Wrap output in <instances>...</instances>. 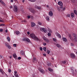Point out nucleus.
I'll use <instances>...</instances> for the list:
<instances>
[{
    "label": "nucleus",
    "mask_w": 77,
    "mask_h": 77,
    "mask_svg": "<svg viewBox=\"0 0 77 77\" xmlns=\"http://www.w3.org/2000/svg\"><path fill=\"white\" fill-rule=\"evenodd\" d=\"M30 36L34 40H35V41H39V39L38 37H37L34 34L32 33V34H30Z\"/></svg>",
    "instance_id": "1"
},
{
    "label": "nucleus",
    "mask_w": 77,
    "mask_h": 77,
    "mask_svg": "<svg viewBox=\"0 0 77 77\" xmlns=\"http://www.w3.org/2000/svg\"><path fill=\"white\" fill-rule=\"evenodd\" d=\"M14 8L13 9V11L15 13H16L18 12V8H17V5H14Z\"/></svg>",
    "instance_id": "2"
},
{
    "label": "nucleus",
    "mask_w": 77,
    "mask_h": 77,
    "mask_svg": "<svg viewBox=\"0 0 77 77\" xmlns=\"http://www.w3.org/2000/svg\"><path fill=\"white\" fill-rule=\"evenodd\" d=\"M73 40H74L73 41H74V42H76V41H77V34L75 33H73Z\"/></svg>",
    "instance_id": "3"
},
{
    "label": "nucleus",
    "mask_w": 77,
    "mask_h": 77,
    "mask_svg": "<svg viewBox=\"0 0 77 77\" xmlns=\"http://www.w3.org/2000/svg\"><path fill=\"white\" fill-rule=\"evenodd\" d=\"M38 59H37V58H36V57H33L32 60L33 63H36V62H38Z\"/></svg>",
    "instance_id": "4"
},
{
    "label": "nucleus",
    "mask_w": 77,
    "mask_h": 77,
    "mask_svg": "<svg viewBox=\"0 0 77 77\" xmlns=\"http://www.w3.org/2000/svg\"><path fill=\"white\" fill-rule=\"evenodd\" d=\"M70 57H71L72 59H75V54L74 53L71 54Z\"/></svg>",
    "instance_id": "5"
},
{
    "label": "nucleus",
    "mask_w": 77,
    "mask_h": 77,
    "mask_svg": "<svg viewBox=\"0 0 77 77\" xmlns=\"http://www.w3.org/2000/svg\"><path fill=\"white\" fill-rule=\"evenodd\" d=\"M22 40L23 41H27L28 42H30V41L29 39L27 38H24Z\"/></svg>",
    "instance_id": "6"
},
{
    "label": "nucleus",
    "mask_w": 77,
    "mask_h": 77,
    "mask_svg": "<svg viewBox=\"0 0 77 77\" xmlns=\"http://www.w3.org/2000/svg\"><path fill=\"white\" fill-rule=\"evenodd\" d=\"M58 4L59 5H60V6H61V8H63V3H62V2H58Z\"/></svg>",
    "instance_id": "7"
},
{
    "label": "nucleus",
    "mask_w": 77,
    "mask_h": 77,
    "mask_svg": "<svg viewBox=\"0 0 77 77\" xmlns=\"http://www.w3.org/2000/svg\"><path fill=\"white\" fill-rule=\"evenodd\" d=\"M40 30L42 32H44L45 33L47 32V30L46 29H45V28H40Z\"/></svg>",
    "instance_id": "8"
},
{
    "label": "nucleus",
    "mask_w": 77,
    "mask_h": 77,
    "mask_svg": "<svg viewBox=\"0 0 77 77\" xmlns=\"http://www.w3.org/2000/svg\"><path fill=\"white\" fill-rule=\"evenodd\" d=\"M29 10L32 13H35V12H36V11L33 8H29Z\"/></svg>",
    "instance_id": "9"
},
{
    "label": "nucleus",
    "mask_w": 77,
    "mask_h": 77,
    "mask_svg": "<svg viewBox=\"0 0 77 77\" xmlns=\"http://www.w3.org/2000/svg\"><path fill=\"white\" fill-rule=\"evenodd\" d=\"M38 70L40 72L42 73V74H43V73L44 72V70L41 68H39Z\"/></svg>",
    "instance_id": "10"
},
{
    "label": "nucleus",
    "mask_w": 77,
    "mask_h": 77,
    "mask_svg": "<svg viewBox=\"0 0 77 77\" xmlns=\"http://www.w3.org/2000/svg\"><path fill=\"white\" fill-rule=\"evenodd\" d=\"M49 16H50V17H52V16H53V13L52 11H50V12L49 13Z\"/></svg>",
    "instance_id": "11"
},
{
    "label": "nucleus",
    "mask_w": 77,
    "mask_h": 77,
    "mask_svg": "<svg viewBox=\"0 0 77 77\" xmlns=\"http://www.w3.org/2000/svg\"><path fill=\"white\" fill-rule=\"evenodd\" d=\"M69 37V38H70V39L71 40V41H74V39L72 38V36H71V35L70 34H69L68 35Z\"/></svg>",
    "instance_id": "12"
},
{
    "label": "nucleus",
    "mask_w": 77,
    "mask_h": 77,
    "mask_svg": "<svg viewBox=\"0 0 77 77\" xmlns=\"http://www.w3.org/2000/svg\"><path fill=\"white\" fill-rule=\"evenodd\" d=\"M35 25H36V24L34 22H31V26L32 27H35Z\"/></svg>",
    "instance_id": "13"
},
{
    "label": "nucleus",
    "mask_w": 77,
    "mask_h": 77,
    "mask_svg": "<svg viewBox=\"0 0 77 77\" xmlns=\"http://www.w3.org/2000/svg\"><path fill=\"white\" fill-rule=\"evenodd\" d=\"M0 2L2 4V5H3V6H5L6 4H5V2H4L2 0H0Z\"/></svg>",
    "instance_id": "14"
},
{
    "label": "nucleus",
    "mask_w": 77,
    "mask_h": 77,
    "mask_svg": "<svg viewBox=\"0 0 77 77\" xmlns=\"http://www.w3.org/2000/svg\"><path fill=\"white\" fill-rule=\"evenodd\" d=\"M20 54L21 55H23V56L25 55V53H24V51H20Z\"/></svg>",
    "instance_id": "15"
},
{
    "label": "nucleus",
    "mask_w": 77,
    "mask_h": 77,
    "mask_svg": "<svg viewBox=\"0 0 77 77\" xmlns=\"http://www.w3.org/2000/svg\"><path fill=\"white\" fill-rule=\"evenodd\" d=\"M58 38H61V35H60L59 34V33H57L56 34Z\"/></svg>",
    "instance_id": "16"
},
{
    "label": "nucleus",
    "mask_w": 77,
    "mask_h": 77,
    "mask_svg": "<svg viewBox=\"0 0 77 77\" xmlns=\"http://www.w3.org/2000/svg\"><path fill=\"white\" fill-rule=\"evenodd\" d=\"M48 71H50V72H53V69L51 68H50V67L48 68Z\"/></svg>",
    "instance_id": "17"
},
{
    "label": "nucleus",
    "mask_w": 77,
    "mask_h": 77,
    "mask_svg": "<svg viewBox=\"0 0 77 77\" xmlns=\"http://www.w3.org/2000/svg\"><path fill=\"white\" fill-rule=\"evenodd\" d=\"M35 8L36 9H41V7L39 6H36Z\"/></svg>",
    "instance_id": "18"
},
{
    "label": "nucleus",
    "mask_w": 77,
    "mask_h": 77,
    "mask_svg": "<svg viewBox=\"0 0 77 77\" xmlns=\"http://www.w3.org/2000/svg\"><path fill=\"white\" fill-rule=\"evenodd\" d=\"M71 16L72 18H74V14L73 13H71Z\"/></svg>",
    "instance_id": "19"
},
{
    "label": "nucleus",
    "mask_w": 77,
    "mask_h": 77,
    "mask_svg": "<svg viewBox=\"0 0 77 77\" xmlns=\"http://www.w3.org/2000/svg\"><path fill=\"white\" fill-rule=\"evenodd\" d=\"M45 18L47 20H48V21H49L50 17L48 16H46L45 17Z\"/></svg>",
    "instance_id": "20"
},
{
    "label": "nucleus",
    "mask_w": 77,
    "mask_h": 77,
    "mask_svg": "<svg viewBox=\"0 0 77 77\" xmlns=\"http://www.w3.org/2000/svg\"><path fill=\"white\" fill-rule=\"evenodd\" d=\"M56 45L57 47H58V48H60V44L57 43L56 44Z\"/></svg>",
    "instance_id": "21"
},
{
    "label": "nucleus",
    "mask_w": 77,
    "mask_h": 77,
    "mask_svg": "<svg viewBox=\"0 0 77 77\" xmlns=\"http://www.w3.org/2000/svg\"><path fill=\"white\" fill-rule=\"evenodd\" d=\"M63 40L64 42H66V41H67V39L66 38H63Z\"/></svg>",
    "instance_id": "22"
},
{
    "label": "nucleus",
    "mask_w": 77,
    "mask_h": 77,
    "mask_svg": "<svg viewBox=\"0 0 77 77\" xmlns=\"http://www.w3.org/2000/svg\"><path fill=\"white\" fill-rule=\"evenodd\" d=\"M74 12L75 14L76 15H77V11L76 10H75L74 11Z\"/></svg>",
    "instance_id": "23"
},
{
    "label": "nucleus",
    "mask_w": 77,
    "mask_h": 77,
    "mask_svg": "<svg viewBox=\"0 0 77 77\" xmlns=\"http://www.w3.org/2000/svg\"><path fill=\"white\" fill-rule=\"evenodd\" d=\"M13 56L14 58H16L17 57V55L15 54H14Z\"/></svg>",
    "instance_id": "24"
},
{
    "label": "nucleus",
    "mask_w": 77,
    "mask_h": 77,
    "mask_svg": "<svg viewBox=\"0 0 77 77\" xmlns=\"http://www.w3.org/2000/svg\"><path fill=\"white\" fill-rule=\"evenodd\" d=\"M48 30L49 32H50V33H52V31H51V30L50 29L48 28Z\"/></svg>",
    "instance_id": "25"
},
{
    "label": "nucleus",
    "mask_w": 77,
    "mask_h": 77,
    "mask_svg": "<svg viewBox=\"0 0 77 77\" xmlns=\"http://www.w3.org/2000/svg\"><path fill=\"white\" fill-rule=\"evenodd\" d=\"M51 64L50 62H48V65L49 66H51Z\"/></svg>",
    "instance_id": "26"
},
{
    "label": "nucleus",
    "mask_w": 77,
    "mask_h": 77,
    "mask_svg": "<svg viewBox=\"0 0 77 77\" xmlns=\"http://www.w3.org/2000/svg\"><path fill=\"white\" fill-rule=\"evenodd\" d=\"M29 1L31 2H35L36 1V0H28Z\"/></svg>",
    "instance_id": "27"
},
{
    "label": "nucleus",
    "mask_w": 77,
    "mask_h": 77,
    "mask_svg": "<svg viewBox=\"0 0 77 77\" xmlns=\"http://www.w3.org/2000/svg\"><path fill=\"white\" fill-rule=\"evenodd\" d=\"M71 69L72 71H74V68L73 67H71Z\"/></svg>",
    "instance_id": "28"
},
{
    "label": "nucleus",
    "mask_w": 77,
    "mask_h": 77,
    "mask_svg": "<svg viewBox=\"0 0 77 77\" xmlns=\"http://www.w3.org/2000/svg\"><path fill=\"white\" fill-rule=\"evenodd\" d=\"M5 46H6V47H8V46H9V44L8 43H5Z\"/></svg>",
    "instance_id": "29"
},
{
    "label": "nucleus",
    "mask_w": 77,
    "mask_h": 77,
    "mask_svg": "<svg viewBox=\"0 0 77 77\" xmlns=\"http://www.w3.org/2000/svg\"><path fill=\"white\" fill-rule=\"evenodd\" d=\"M46 42H50V40L48 39L47 38L46 40Z\"/></svg>",
    "instance_id": "30"
},
{
    "label": "nucleus",
    "mask_w": 77,
    "mask_h": 77,
    "mask_svg": "<svg viewBox=\"0 0 77 77\" xmlns=\"http://www.w3.org/2000/svg\"><path fill=\"white\" fill-rule=\"evenodd\" d=\"M7 47L8 49H11V46H10V45L7 46Z\"/></svg>",
    "instance_id": "31"
},
{
    "label": "nucleus",
    "mask_w": 77,
    "mask_h": 77,
    "mask_svg": "<svg viewBox=\"0 0 77 77\" xmlns=\"http://www.w3.org/2000/svg\"><path fill=\"white\" fill-rule=\"evenodd\" d=\"M14 75L16 77H18V75L17 74H14Z\"/></svg>",
    "instance_id": "32"
},
{
    "label": "nucleus",
    "mask_w": 77,
    "mask_h": 77,
    "mask_svg": "<svg viewBox=\"0 0 77 77\" xmlns=\"http://www.w3.org/2000/svg\"><path fill=\"white\" fill-rule=\"evenodd\" d=\"M7 39H8V41H10V38H9V37H7Z\"/></svg>",
    "instance_id": "33"
},
{
    "label": "nucleus",
    "mask_w": 77,
    "mask_h": 77,
    "mask_svg": "<svg viewBox=\"0 0 77 77\" xmlns=\"http://www.w3.org/2000/svg\"><path fill=\"white\" fill-rule=\"evenodd\" d=\"M16 34H17V35H18V34H19V33H20V32H19V31H16Z\"/></svg>",
    "instance_id": "34"
},
{
    "label": "nucleus",
    "mask_w": 77,
    "mask_h": 77,
    "mask_svg": "<svg viewBox=\"0 0 77 77\" xmlns=\"http://www.w3.org/2000/svg\"><path fill=\"white\" fill-rule=\"evenodd\" d=\"M43 50H44L45 51H46L47 50L46 47H45L43 48Z\"/></svg>",
    "instance_id": "35"
},
{
    "label": "nucleus",
    "mask_w": 77,
    "mask_h": 77,
    "mask_svg": "<svg viewBox=\"0 0 77 77\" xmlns=\"http://www.w3.org/2000/svg\"><path fill=\"white\" fill-rule=\"evenodd\" d=\"M48 36H51V33L50 32H49L48 34Z\"/></svg>",
    "instance_id": "36"
},
{
    "label": "nucleus",
    "mask_w": 77,
    "mask_h": 77,
    "mask_svg": "<svg viewBox=\"0 0 77 77\" xmlns=\"http://www.w3.org/2000/svg\"><path fill=\"white\" fill-rule=\"evenodd\" d=\"M53 41H54V42H56V41H57V40H56V39L55 38H53Z\"/></svg>",
    "instance_id": "37"
},
{
    "label": "nucleus",
    "mask_w": 77,
    "mask_h": 77,
    "mask_svg": "<svg viewBox=\"0 0 77 77\" xmlns=\"http://www.w3.org/2000/svg\"><path fill=\"white\" fill-rule=\"evenodd\" d=\"M8 72L10 73H11V69H8Z\"/></svg>",
    "instance_id": "38"
},
{
    "label": "nucleus",
    "mask_w": 77,
    "mask_h": 77,
    "mask_svg": "<svg viewBox=\"0 0 77 77\" xmlns=\"http://www.w3.org/2000/svg\"><path fill=\"white\" fill-rule=\"evenodd\" d=\"M20 8L21 9V10H22V9H23V6H20Z\"/></svg>",
    "instance_id": "39"
},
{
    "label": "nucleus",
    "mask_w": 77,
    "mask_h": 77,
    "mask_svg": "<svg viewBox=\"0 0 77 77\" xmlns=\"http://www.w3.org/2000/svg\"><path fill=\"white\" fill-rule=\"evenodd\" d=\"M50 51L48 50L47 51V54H50Z\"/></svg>",
    "instance_id": "40"
},
{
    "label": "nucleus",
    "mask_w": 77,
    "mask_h": 77,
    "mask_svg": "<svg viewBox=\"0 0 77 77\" xmlns=\"http://www.w3.org/2000/svg\"><path fill=\"white\" fill-rule=\"evenodd\" d=\"M71 45L73 47V46H74V44L72 43H71Z\"/></svg>",
    "instance_id": "41"
},
{
    "label": "nucleus",
    "mask_w": 77,
    "mask_h": 77,
    "mask_svg": "<svg viewBox=\"0 0 77 77\" xmlns=\"http://www.w3.org/2000/svg\"><path fill=\"white\" fill-rule=\"evenodd\" d=\"M43 49L42 48V47H41L40 48V50L41 51H42Z\"/></svg>",
    "instance_id": "42"
},
{
    "label": "nucleus",
    "mask_w": 77,
    "mask_h": 77,
    "mask_svg": "<svg viewBox=\"0 0 77 77\" xmlns=\"http://www.w3.org/2000/svg\"><path fill=\"white\" fill-rule=\"evenodd\" d=\"M21 2L23 3H24V2H25V0H21Z\"/></svg>",
    "instance_id": "43"
},
{
    "label": "nucleus",
    "mask_w": 77,
    "mask_h": 77,
    "mask_svg": "<svg viewBox=\"0 0 77 77\" xmlns=\"http://www.w3.org/2000/svg\"><path fill=\"white\" fill-rule=\"evenodd\" d=\"M62 62H63V63L64 64H66V61H63Z\"/></svg>",
    "instance_id": "44"
},
{
    "label": "nucleus",
    "mask_w": 77,
    "mask_h": 77,
    "mask_svg": "<svg viewBox=\"0 0 77 77\" xmlns=\"http://www.w3.org/2000/svg\"><path fill=\"white\" fill-rule=\"evenodd\" d=\"M13 46L14 47H17V45L16 44H14Z\"/></svg>",
    "instance_id": "45"
},
{
    "label": "nucleus",
    "mask_w": 77,
    "mask_h": 77,
    "mask_svg": "<svg viewBox=\"0 0 77 77\" xmlns=\"http://www.w3.org/2000/svg\"><path fill=\"white\" fill-rule=\"evenodd\" d=\"M14 73H15L14 74H17V71H15L14 72Z\"/></svg>",
    "instance_id": "46"
},
{
    "label": "nucleus",
    "mask_w": 77,
    "mask_h": 77,
    "mask_svg": "<svg viewBox=\"0 0 77 77\" xmlns=\"http://www.w3.org/2000/svg\"><path fill=\"white\" fill-rule=\"evenodd\" d=\"M43 39L44 40H45V41H46V39H47L45 37H43Z\"/></svg>",
    "instance_id": "47"
},
{
    "label": "nucleus",
    "mask_w": 77,
    "mask_h": 77,
    "mask_svg": "<svg viewBox=\"0 0 77 77\" xmlns=\"http://www.w3.org/2000/svg\"><path fill=\"white\" fill-rule=\"evenodd\" d=\"M67 17H70V15H69V14H68L67 15Z\"/></svg>",
    "instance_id": "48"
},
{
    "label": "nucleus",
    "mask_w": 77,
    "mask_h": 77,
    "mask_svg": "<svg viewBox=\"0 0 77 77\" xmlns=\"http://www.w3.org/2000/svg\"><path fill=\"white\" fill-rule=\"evenodd\" d=\"M38 24H39V25H41V24H42V23L39 22H38Z\"/></svg>",
    "instance_id": "49"
},
{
    "label": "nucleus",
    "mask_w": 77,
    "mask_h": 77,
    "mask_svg": "<svg viewBox=\"0 0 77 77\" xmlns=\"http://www.w3.org/2000/svg\"><path fill=\"white\" fill-rule=\"evenodd\" d=\"M62 8L63 10V11H64V10H65V7H63H63Z\"/></svg>",
    "instance_id": "50"
},
{
    "label": "nucleus",
    "mask_w": 77,
    "mask_h": 77,
    "mask_svg": "<svg viewBox=\"0 0 77 77\" xmlns=\"http://www.w3.org/2000/svg\"><path fill=\"white\" fill-rule=\"evenodd\" d=\"M43 44L44 45V46H45V45H47V43H43Z\"/></svg>",
    "instance_id": "51"
},
{
    "label": "nucleus",
    "mask_w": 77,
    "mask_h": 77,
    "mask_svg": "<svg viewBox=\"0 0 77 77\" xmlns=\"http://www.w3.org/2000/svg\"><path fill=\"white\" fill-rule=\"evenodd\" d=\"M43 56H45V57L46 56V54H43Z\"/></svg>",
    "instance_id": "52"
},
{
    "label": "nucleus",
    "mask_w": 77,
    "mask_h": 77,
    "mask_svg": "<svg viewBox=\"0 0 77 77\" xmlns=\"http://www.w3.org/2000/svg\"><path fill=\"white\" fill-rule=\"evenodd\" d=\"M0 72H3V71H2V69H0Z\"/></svg>",
    "instance_id": "53"
},
{
    "label": "nucleus",
    "mask_w": 77,
    "mask_h": 77,
    "mask_svg": "<svg viewBox=\"0 0 77 77\" xmlns=\"http://www.w3.org/2000/svg\"><path fill=\"white\" fill-rule=\"evenodd\" d=\"M57 9L58 11H60V9H59V7H57Z\"/></svg>",
    "instance_id": "54"
},
{
    "label": "nucleus",
    "mask_w": 77,
    "mask_h": 77,
    "mask_svg": "<svg viewBox=\"0 0 77 77\" xmlns=\"http://www.w3.org/2000/svg\"><path fill=\"white\" fill-rule=\"evenodd\" d=\"M32 77H35V75L34 74H33L32 75Z\"/></svg>",
    "instance_id": "55"
},
{
    "label": "nucleus",
    "mask_w": 77,
    "mask_h": 77,
    "mask_svg": "<svg viewBox=\"0 0 77 77\" xmlns=\"http://www.w3.org/2000/svg\"><path fill=\"white\" fill-rule=\"evenodd\" d=\"M27 17L28 18H30V16H28Z\"/></svg>",
    "instance_id": "56"
},
{
    "label": "nucleus",
    "mask_w": 77,
    "mask_h": 77,
    "mask_svg": "<svg viewBox=\"0 0 77 77\" xmlns=\"http://www.w3.org/2000/svg\"><path fill=\"white\" fill-rule=\"evenodd\" d=\"M3 29H0V32H3Z\"/></svg>",
    "instance_id": "57"
},
{
    "label": "nucleus",
    "mask_w": 77,
    "mask_h": 77,
    "mask_svg": "<svg viewBox=\"0 0 77 77\" xmlns=\"http://www.w3.org/2000/svg\"><path fill=\"white\" fill-rule=\"evenodd\" d=\"M2 24V26H5V24Z\"/></svg>",
    "instance_id": "58"
},
{
    "label": "nucleus",
    "mask_w": 77,
    "mask_h": 77,
    "mask_svg": "<svg viewBox=\"0 0 77 77\" xmlns=\"http://www.w3.org/2000/svg\"><path fill=\"white\" fill-rule=\"evenodd\" d=\"M4 72H1V73H2V75H4Z\"/></svg>",
    "instance_id": "59"
},
{
    "label": "nucleus",
    "mask_w": 77,
    "mask_h": 77,
    "mask_svg": "<svg viewBox=\"0 0 77 77\" xmlns=\"http://www.w3.org/2000/svg\"><path fill=\"white\" fill-rule=\"evenodd\" d=\"M27 34H28V35H30V32H27Z\"/></svg>",
    "instance_id": "60"
},
{
    "label": "nucleus",
    "mask_w": 77,
    "mask_h": 77,
    "mask_svg": "<svg viewBox=\"0 0 77 77\" xmlns=\"http://www.w3.org/2000/svg\"><path fill=\"white\" fill-rule=\"evenodd\" d=\"M0 22H3V20H0Z\"/></svg>",
    "instance_id": "61"
},
{
    "label": "nucleus",
    "mask_w": 77,
    "mask_h": 77,
    "mask_svg": "<svg viewBox=\"0 0 77 77\" xmlns=\"http://www.w3.org/2000/svg\"><path fill=\"white\" fill-rule=\"evenodd\" d=\"M14 2V0H11V2Z\"/></svg>",
    "instance_id": "62"
},
{
    "label": "nucleus",
    "mask_w": 77,
    "mask_h": 77,
    "mask_svg": "<svg viewBox=\"0 0 77 77\" xmlns=\"http://www.w3.org/2000/svg\"><path fill=\"white\" fill-rule=\"evenodd\" d=\"M23 21H24V22L25 23H26V20H23Z\"/></svg>",
    "instance_id": "63"
},
{
    "label": "nucleus",
    "mask_w": 77,
    "mask_h": 77,
    "mask_svg": "<svg viewBox=\"0 0 77 77\" xmlns=\"http://www.w3.org/2000/svg\"><path fill=\"white\" fill-rule=\"evenodd\" d=\"M8 30H5V32L6 33H7V32H8Z\"/></svg>",
    "instance_id": "64"
}]
</instances>
